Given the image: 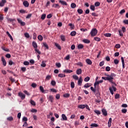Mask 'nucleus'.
<instances>
[{
    "mask_svg": "<svg viewBox=\"0 0 128 128\" xmlns=\"http://www.w3.org/2000/svg\"><path fill=\"white\" fill-rule=\"evenodd\" d=\"M105 76L107 77H102V80H108L110 82H111L113 84H115V86H116V83L113 81L114 76H116V74H114V73H111L110 75L105 74Z\"/></svg>",
    "mask_w": 128,
    "mask_h": 128,
    "instance_id": "1",
    "label": "nucleus"
},
{
    "mask_svg": "<svg viewBox=\"0 0 128 128\" xmlns=\"http://www.w3.org/2000/svg\"><path fill=\"white\" fill-rule=\"evenodd\" d=\"M90 34H91V36H96L98 34V30L96 28L92 29Z\"/></svg>",
    "mask_w": 128,
    "mask_h": 128,
    "instance_id": "2",
    "label": "nucleus"
},
{
    "mask_svg": "<svg viewBox=\"0 0 128 128\" xmlns=\"http://www.w3.org/2000/svg\"><path fill=\"white\" fill-rule=\"evenodd\" d=\"M18 96L20 98L21 100H24V98H26V94H24L22 92H19L18 94Z\"/></svg>",
    "mask_w": 128,
    "mask_h": 128,
    "instance_id": "3",
    "label": "nucleus"
},
{
    "mask_svg": "<svg viewBox=\"0 0 128 128\" xmlns=\"http://www.w3.org/2000/svg\"><path fill=\"white\" fill-rule=\"evenodd\" d=\"M23 5L24 6H25V8H28V6H30V3H28V1L24 0L23 2Z\"/></svg>",
    "mask_w": 128,
    "mask_h": 128,
    "instance_id": "4",
    "label": "nucleus"
},
{
    "mask_svg": "<svg viewBox=\"0 0 128 128\" xmlns=\"http://www.w3.org/2000/svg\"><path fill=\"white\" fill-rule=\"evenodd\" d=\"M17 20L18 22L20 24L21 26H26V22L22 21L21 20L18 18Z\"/></svg>",
    "mask_w": 128,
    "mask_h": 128,
    "instance_id": "5",
    "label": "nucleus"
},
{
    "mask_svg": "<svg viewBox=\"0 0 128 128\" xmlns=\"http://www.w3.org/2000/svg\"><path fill=\"white\" fill-rule=\"evenodd\" d=\"M62 118L60 119L61 120H68V117L64 114H62Z\"/></svg>",
    "mask_w": 128,
    "mask_h": 128,
    "instance_id": "6",
    "label": "nucleus"
},
{
    "mask_svg": "<svg viewBox=\"0 0 128 128\" xmlns=\"http://www.w3.org/2000/svg\"><path fill=\"white\" fill-rule=\"evenodd\" d=\"M82 76L78 80V86H82Z\"/></svg>",
    "mask_w": 128,
    "mask_h": 128,
    "instance_id": "7",
    "label": "nucleus"
},
{
    "mask_svg": "<svg viewBox=\"0 0 128 128\" xmlns=\"http://www.w3.org/2000/svg\"><path fill=\"white\" fill-rule=\"evenodd\" d=\"M102 112L104 116H108V112H106V109H102Z\"/></svg>",
    "mask_w": 128,
    "mask_h": 128,
    "instance_id": "8",
    "label": "nucleus"
},
{
    "mask_svg": "<svg viewBox=\"0 0 128 128\" xmlns=\"http://www.w3.org/2000/svg\"><path fill=\"white\" fill-rule=\"evenodd\" d=\"M86 62L88 64H90V66L92 64V60H90V58L86 59Z\"/></svg>",
    "mask_w": 128,
    "mask_h": 128,
    "instance_id": "9",
    "label": "nucleus"
},
{
    "mask_svg": "<svg viewBox=\"0 0 128 128\" xmlns=\"http://www.w3.org/2000/svg\"><path fill=\"white\" fill-rule=\"evenodd\" d=\"M2 61L4 66H6V59H4V56L2 58Z\"/></svg>",
    "mask_w": 128,
    "mask_h": 128,
    "instance_id": "10",
    "label": "nucleus"
},
{
    "mask_svg": "<svg viewBox=\"0 0 128 128\" xmlns=\"http://www.w3.org/2000/svg\"><path fill=\"white\" fill-rule=\"evenodd\" d=\"M76 74L78 75L82 74V68H78L76 71Z\"/></svg>",
    "mask_w": 128,
    "mask_h": 128,
    "instance_id": "11",
    "label": "nucleus"
},
{
    "mask_svg": "<svg viewBox=\"0 0 128 128\" xmlns=\"http://www.w3.org/2000/svg\"><path fill=\"white\" fill-rule=\"evenodd\" d=\"M82 42L84 44H90V40H89L88 39H84L82 40Z\"/></svg>",
    "mask_w": 128,
    "mask_h": 128,
    "instance_id": "12",
    "label": "nucleus"
},
{
    "mask_svg": "<svg viewBox=\"0 0 128 128\" xmlns=\"http://www.w3.org/2000/svg\"><path fill=\"white\" fill-rule=\"evenodd\" d=\"M46 61L43 60L42 62L41 66L42 68H46Z\"/></svg>",
    "mask_w": 128,
    "mask_h": 128,
    "instance_id": "13",
    "label": "nucleus"
},
{
    "mask_svg": "<svg viewBox=\"0 0 128 128\" xmlns=\"http://www.w3.org/2000/svg\"><path fill=\"white\" fill-rule=\"evenodd\" d=\"M112 118H110L108 121V128H110V126H112Z\"/></svg>",
    "mask_w": 128,
    "mask_h": 128,
    "instance_id": "14",
    "label": "nucleus"
},
{
    "mask_svg": "<svg viewBox=\"0 0 128 128\" xmlns=\"http://www.w3.org/2000/svg\"><path fill=\"white\" fill-rule=\"evenodd\" d=\"M59 2L62 4L64 5V6H68V3H66V2L65 1L60 0Z\"/></svg>",
    "mask_w": 128,
    "mask_h": 128,
    "instance_id": "15",
    "label": "nucleus"
},
{
    "mask_svg": "<svg viewBox=\"0 0 128 128\" xmlns=\"http://www.w3.org/2000/svg\"><path fill=\"white\" fill-rule=\"evenodd\" d=\"M6 34L10 38V40H11L12 42V40H14V38H12V35H10V34L9 32H6Z\"/></svg>",
    "mask_w": 128,
    "mask_h": 128,
    "instance_id": "16",
    "label": "nucleus"
},
{
    "mask_svg": "<svg viewBox=\"0 0 128 128\" xmlns=\"http://www.w3.org/2000/svg\"><path fill=\"white\" fill-rule=\"evenodd\" d=\"M78 108L84 110V108H86V104H80L78 106Z\"/></svg>",
    "mask_w": 128,
    "mask_h": 128,
    "instance_id": "17",
    "label": "nucleus"
},
{
    "mask_svg": "<svg viewBox=\"0 0 128 128\" xmlns=\"http://www.w3.org/2000/svg\"><path fill=\"white\" fill-rule=\"evenodd\" d=\"M32 46L34 48H38V44L36 42H32Z\"/></svg>",
    "mask_w": 128,
    "mask_h": 128,
    "instance_id": "18",
    "label": "nucleus"
},
{
    "mask_svg": "<svg viewBox=\"0 0 128 128\" xmlns=\"http://www.w3.org/2000/svg\"><path fill=\"white\" fill-rule=\"evenodd\" d=\"M122 62V68H124V57L121 58Z\"/></svg>",
    "mask_w": 128,
    "mask_h": 128,
    "instance_id": "19",
    "label": "nucleus"
},
{
    "mask_svg": "<svg viewBox=\"0 0 128 128\" xmlns=\"http://www.w3.org/2000/svg\"><path fill=\"white\" fill-rule=\"evenodd\" d=\"M64 72H66V74H70L72 72V70H64Z\"/></svg>",
    "mask_w": 128,
    "mask_h": 128,
    "instance_id": "20",
    "label": "nucleus"
},
{
    "mask_svg": "<svg viewBox=\"0 0 128 128\" xmlns=\"http://www.w3.org/2000/svg\"><path fill=\"white\" fill-rule=\"evenodd\" d=\"M91 86L92 85L90 84L87 83L84 85V88H90V86Z\"/></svg>",
    "mask_w": 128,
    "mask_h": 128,
    "instance_id": "21",
    "label": "nucleus"
},
{
    "mask_svg": "<svg viewBox=\"0 0 128 128\" xmlns=\"http://www.w3.org/2000/svg\"><path fill=\"white\" fill-rule=\"evenodd\" d=\"M70 6L72 8H76V3H72L70 4Z\"/></svg>",
    "mask_w": 128,
    "mask_h": 128,
    "instance_id": "22",
    "label": "nucleus"
},
{
    "mask_svg": "<svg viewBox=\"0 0 128 128\" xmlns=\"http://www.w3.org/2000/svg\"><path fill=\"white\" fill-rule=\"evenodd\" d=\"M60 38L62 42H66V36H64V35H61Z\"/></svg>",
    "mask_w": 128,
    "mask_h": 128,
    "instance_id": "23",
    "label": "nucleus"
},
{
    "mask_svg": "<svg viewBox=\"0 0 128 128\" xmlns=\"http://www.w3.org/2000/svg\"><path fill=\"white\" fill-rule=\"evenodd\" d=\"M43 46L44 48H46V50H48V44L46 42H43Z\"/></svg>",
    "mask_w": 128,
    "mask_h": 128,
    "instance_id": "24",
    "label": "nucleus"
},
{
    "mask_svg": "<svg viewBox=\"0 0 128 128\" xmlns=\"http://www.w3.org/2000/svg\"><path fill=\"white\" fill-rule=\"evenodd\" d=\"M90 126H92L94 128H98V125L96 123H93L90 124Z\"/></svg>",
    "mask_w": 128,
    "mask_h": 128,
    "instance_id": "25",
    "label": "nucleus"
},
{
    "mask_svg": "<svg viewBox=\"0 0 128 128\" xmlns=\"http://www.w3.org/2000/svg\"><path fill=\"white\" fill-rule=\"evenodd\" d=\"M78 50L84 48V45L82 44H79L78 46Z\"/></svg>",
    "mask_w": 128,
    "mask_h": 128,
    "instance_id": "26",
    "label": "nucleus"
},
{
    "mask_svg": "<svg viewBox=\"0 0 128 128\" xmlns=\"http://www.w3.org/2000/svg\"><path fill=\"white\" fill-rule=\"evenodd\" d=\"M76 34V31H72L70 32V36H74Z\"/></svg>",
    "mask_w": 128,
    "mask_h": 128,
    "instance_id": "27",
    "label": "nucleus"
},
{
    "mask_svg": "<svg viewBox=\"0 0 128 128\" xmlns=\"http://www.w3.org/2000/svg\"><path fill=\"white\" fill-rule=\"evenodd\" d=\"M104 36H106L107 38H110L112 36V34L110 33H106L104 34Z\"/></svg>",
    "mask_w": 128,
    "mask_h": 128,
    "instance_id": "28",
    "label": "nucleus"
},
{
    "mask_svg": "<svg viewBox=\"0 0 128 128\" xmlns=\"http://www.w3.org/2000/svg\"><path fill=\"white\" fill-rule=\"evenodd\" d=\"M58 78H66V74H58Z\"/></svg>",
    "mask_w": 128,
    "mask_h": 128,
    "instance_id": "29",
    "label": "nucleus"
},
{
    "mask_svg": "<svg viewBox=\"0 0 128 128\" xmlns=\"http://www.w3.org/2000/svg\"><path fill=\"white\" fill-rule=\"evenodd\" d=\"M77 12L78 14H82L84 12V10H82V9H80V8L77 10Z\"/></svg>",
    "mask_w": 128,
    "mask_h": 128,
    "instance_id": "30",
    "label": "nucleus"
},
{
    "mask_svg": "<svg viewBox=\"0 0 128 128\" xmlns=\"http://www.w3.org/2000/svg\"><path fill=\"white\" fill-rule=\"evenodd\" d=\"M90 9L92 10L93 12H94L96 10V7L94 5H91L90 6Z\"/></svg>",
    "mask_w": 128,
    "mask_h": 128,
    "instance_id": "31",
    "label": "nucleus"
},
{
    "mask_svg": "<svg viewBox=\"0 0 128 128\" xmlns=\"http://www.w3.org/2000/svg\"><path fill=\"white\" fill-rule=\"evenodd\" d=\"M55 46L56 48H58V50H62V47L58 44L55 43Z\"/></svg>",
    "mask_w": 128,
    "mask_h": 128,
    "instance_id": "32",
    "label": "nucleus"
},
{
    "mask_svg": "<svg viewBox=\"0 0 128 128\" xmlns=\"http://www.w3.org/2000/svg\"><path fill=\"white\" fill-rule=\"evenodd\" d=\"M50 78H52V76H50V75H48L46 76V80H50Z\"/></svg>",
    "mask_w": 128,
    "mask_h": 128,
    "instance_id": "33",
    "label": "nucleus"
},
{
    "mask_svg": "<svg viewBox=\"0 0 128 128\" xmlns=\"http://www.w3.org/2000/svg\"><path fill=\"white\" fill-rule=\"evenodd\" d=\"M72 78L74 80H78V76L76 75H73L72 76Z\"/></svg>",
    "mask_w": 128,
    "mask_h": 128,
    "instance_id": "34",
    "label": "nucleus"
},
{
    "mask_svg": "<svg viewBox=\"0 0 128 128\" xmlns=\"http://www.w3.org/2000/svg\"><path fill=\"white\" fill-rule=\"evenodd\" d=\"M94 40H96V42H100V38L98 37H94Z\"/></svg>",
    "mask_w": 128,
    "mask_h": 128,
    "instance_id": "35",
    "label": "nucleus"
},
{
    "mask_svg": "<svg viewBox=\"0 0 128 128\" xmlns=\"http://www.w3.org/2000/svg\"><path fill=\"white\" fill-rule=\"evenodd\" d=\"M38 40L42 42V40H44V38L42 37V35H39L38 36Z\"/></svg>",
    "mask_w": 128,
    "mask_h": 128,
    "instance_id": "36",
    "label": "nucleus"
},
{
    "mask_svg": "<svg viewBox=\"0 0 128 128\" xmlns=\"http://www.w3.org/2000/svg\"><path fill=\"white\" fill-rule=\"evenodd\" d=\"M94 112H95V114H98V116H99V114H101L100 111L98 110H95L94 111Z\"/></svg>",
    "mask_w": 128,
    "mask_h": 128,
    "instance_id": "37",
    "label": "nucleus"
},
{
    "mask_svg": "<svg viewBox=\"0 0 128 128\" xmlns=\"http://www.w3.org/2000/svg\"><path fill=\"white\" fill-rule=\"evenodd\" d=\"M40 92H42L43 94L44 93V87H42V86H40Z\"/></svg>",
    "mask_w": 128,
    "mask_h": 128,
    "instance_id": "38",
    "label": "nucleus"
},
{
    "mask_svg": "<svg viewBox=\"0 0 128 128\" xmlns=\"http://www.w3.org/2000/svg\"><path fill=\"white\" fill-rule=\"evenodd\" d=\"M49 100L50 102H54V96H50L49 97Z\"/></svg>",
    "mask_w": 128,
    "mask_h": 128,
    "instance_id": "39",
    "label": "nucleus"
},
{
    "mask_svg": "<svg viewBox=\"0 0 128 128\" xmlns=\"http://www.w3.org/2000/svg\"><path fill=\"white\" fill-rule=\"evenodd\" d=\"M7 120L10 122H12L14 120V118H12V116H10L7 118Z\"/></svg>",
    "mask_w": 128,
    "mask_h": 128,
    "instance_id": "40",
    "label": "nucleus"
},
{
    "mask_svg": "<svg viewBox=\"0 0 128 128\" xmlns=\"http://www.w3.org/2000/svg\"><path fill=\"white\" fill-rule=\"evenodd\" d=\"M109 90H110V92L111 93V94L112 95H113L114 94V89H112V87H110Z\"/></svg>",
    "mask_w": 128,
    "mask_h": 128,
    "instance_id": "41",
    "label": "nucleus"
},
{
    "mask_svg": "<svg viewBox=\"0 0 128 128\" xmlns=\"http://www.w3.org/2000/svg\"><path fill=\"white\" fill-rule=\"evenodd\" d=\"M25 38H30V34L28 32H26L24 34Z\"/></svg>",
    "mask_w": 128,
    "mask_h": 128,
    "instance_id": "42",
    "label": "nucleus"
},
{
    "mask_svg": "<svg viewBox=\"0 0 128 128\" xmlns=\"http://www.w3.org/2000/svg\"><path fill=\"white\" fill-rule=\"evenodd\" d=\"M119 62H120V61L118 59L114 60V63L115 64H118Z\"/></svg>",
    "mask_w": 128,
    "mask_h": 128,
    "instance_id": "43",
    "label": "nucleus"
},
{
    "mask_svg": "<svg viewBox=\"0 0 128 128\" xmlns=\"http://www.w3.org/2000/svg\"><path fill=\"white\" fill-rule=\"evenodd\" d=\"M24 66H30V62L28 61H25L24 62Z\"/></svg>",
    "mask_w": 128,
    "mask_h": 128,
    "instance_id": "44",
    "label": "nucleus"
},
{
    "mask_svg": "<svg viewBox=\"0 0 128 128\" xmlns=\"http://www.w3.org/2000/svg\"><path fill=\"white\" fill-rule=\"evenodd\" d=\"M46 14H42L41 16V18L44 20V18H46Z\"/></svg>",
    "mask_w": 128,
    "mask_h": 128,
    "instance_id": "45",
    "label": "nucleus"
},
{
    "mask_svg": "<svg viewBox=\"0 0 128 128\" xmlns=\"http://www.w3.org/2000/svg\"><path fill=\"white\" fill-rule=\"evenodd\" d=\"M56 81L52 80L51 82V84H52V86H56Z\"/></svg>",
    "mask_w": 128,
    "mask_h": 128,
    "instance_id": "46",
    "label": "nucleus"
},
{
    "mask_svg": "<svg viewBox=\"0 0 128 128\" xmlns=\"http://www.w3.org/2000/svg\"><path fill=\"white\" fill-rule=\"evenodd\" d=\"M22 120V122H26L28 121V118H26V116L23 117Z\"/></svg>",
    "mask_w": 128,
    "mask_h": 128,
    "instance_id": "47",
    "label": "nucleus"
},
{
    "mask_svg": "<svg viewBox=\"0 0 128 128\" xmlns=\"http://www.w3.org/2000/svg\"><path fill=\"white\" fill-rule=\"evenodd\" d=\"M90 80V77H89V76H87V77H86V78H84V82H88V80Z\"/></svg>",
    "mask_w": 128,
    "mask_h": 128,
    "instance_id": "48",
    "label": "nucleus"
},
{
    "mask_svg": "<svg viewBox=\"0 0 128 128\" xmlns=\"http://www.w3.org/2000/svg\"><path fill=\"white\" fill-rule=\"evenodd\" d=\"M70 86H71L72 88H74V82H71Z\"/></svg>",
    "mask_w": 128,
    "mask_h": 128,
    "instance_id": "49",
    "label": "nucleus"
},
{
    "mask_svg": "<svg viewBox=\"0 0 128 128\" xmlns=\"http://www.w3.org/2000/svg\"><path fill=\"white\" fill-rule=\"evenodd\" d=\"M95 6H100V2H96L94 4Z\"/></svg>",
    "mask_w": 128,
    "mask_h": 128,
    "instance_id": "50",
    "label": "nucleus"
},
{
    "mask_svg": "<svg viewBox=\"0 0 128 128\" xmlns=\"http://www.w3.org/2000/svg\"><path fill=\"white\" fill-rule=\"evenodd\" d=\"M6 58H12V56L10 54H6Z\"/></svg>",
    "mask_w": 128,
    "mask_h": 128,
    "instance_id": "51",
    "label": "nucleus"
},
{
    "mask_svg": "<svg viewBox=\"0 0 128 128\" xmlns=\"http://www.w3.org/2000/svg\"><path fill=\"white\" fill-rule=\"evenodd\" d=\"M90 90H92V92H96V88H94L92 86L90 87Z\"/></svg>",
    "mask_w": 128,
    "mask_h": 128,
    "instance_id": "52",
    "label": "nucleus"
},
{
    "mask_svg": "<svg viewBox=\"0 0 128 128\" xmlns=\"http://www.w3.org/2000/svg\"><path fill=\"white\" fill-rule=\"evenodd\" d=\"M106 72H110V67L107 66L106 68Z\"/></svg>",
    "mask_w": 128,
    "mask_h": 128,
    "instance_id": "53",
    "label": "nucleus"
},
{
    "mask_svg": "<svg viewBox=\"0 0 128 128\" xmlns=\"http://www.w3.org/2000/svg\"><path fill=\"white\" fill-rule=\"evenodd\" d=\"M127 112H128V110L126 109H122V114H126Z\"/></svg>",
    "mask_w": 128,
    "mask_h": 128,
    "instance_id": "54",
    "label": "nucleus"
},
{
    "mask_svg": "<svg viewBox=\"0 0 128 128\" xmlns=\"http://www.w3.org/2000/svg\"><path fill=\"white\" fill-rule=\"evenodd\" d=\"M77 64V66H84V64H82V63L81 62H78L77 64Z\"/></svg>",
    "mask_w": 128,
    "mask_h": 128,
    "instance_id": "55",
    "label": "nucleus"
},
{
    "mask_svg": "<svg viewBox=\"0 0 128 128\" xmlns=\"http://www.w3.org/2000/svg\"><path fill=\"white\" fill-rule=\"evenodd\" d=\"M60 94H56V100H60Z\"/></svg>",
    "mask_w": 128,
    "mask_h": 128,
    "instance_id": "56",
    "label": "nucleus"
},
{
    "mask_svg": "<svg viewBox=\"0 0 128 128\" xmlns=\"http://www.w3.org/2000/svg\"><path fill=\"white\" fill-rule=\"evenodd\" d=\"M116 48H120V44H116L115 45Z\"/></svg>",
    "mask_w": 128,
    "mask_h": 128,
    "instance_id": "57",
    "label": "nucleus"
},
{
    "mask_svg": "<svg viewBox=\"0 0 128 128\" xmlns=\"http://www.w3.org/2000/svg\"><path fill=\"white\" fill-rule=\"evenodd\" d=\"M52 17V14H50L47 15V16H46L47 18H50Z\"/></svg>",
    "mask_w": 128,
    "mask_h": 128,
    "instance_id": "58",
    "label": "nucleus"
},
{
    "mask_svg": "<svg viewBox=\"0 0 128 128\" xmlns=\"http://www.w3.org/2000/svg\"><path fill=\"white\" fill-rule=\"evenodd\" d=\"M124 12H126V10H124V9H123L120 11V14H124Z\"/></svg>",
    "mask_w": 128,
    "mask_h": 128,
    "instance_id": "59",
    "label": "nucleus"
},
{
    "mask_svg": "<svg viewBox=\"0 0 128 128\" xmlns=\"http://www.w3.org/2000/svg\"><path fill=\"white\" fill-rule=\"evenodd\" d=\"M70 94H65L64 95V98H70Z\"/></svg>",
    "mask_w": 128,
    "mask_h": 128,
    "instance_id": "60",
    "label": "nucleus"
},
{
    "mask_svg": "<svg viewBox=\"0 0 128 128\" xmlns=\"http://www.w3.org/2000/svg\"><path fill=\"white\" fill-rule=\"evenodd\" d=\"M115 98L118 100V98H120V94H116L115 96Z\"/></svg>",
    "mask_w": 128,
    "mask_h": 128,
    "instance_id": "61",
    "label": "nucleus"
},
{
    "mask_svg": "<svg viewBox=\"0 0 128 128\" xmlns=\"http://www.w3.org/2000/svg\"><path fill=\"white\" fill-rule=\"evenodd\" d=\"M30 104H32V106H36V102L32 100H30Z\"/></svg>",
    "mask_w": 128,
    "mask_h": 128,
    "instance_id": "62",
    "label": "nucleus"
},
{
    "mask_svg": "<svg viewBox=\"0 0 128 128\" xmlns=\"http://www.w3.org/2000/svg\"><path fill=\"white\" fill-rule=\"evenodd\" d=\"M30 64H34V60H30Z\"/></svg>",
    "mask_w": 128,
    "mask_h": 128,
    "instance_id": "63",
    "label": "nucleus"
},
{
    "mask_svg": "<svg viewBox=\"0 0 128 128\" xmlns=\"http://www.w3.org/2000/svg\"><path fill=\"white\" fill-rule=\"evenodd\" d=\"M123 22L124 24H128V20H124Z\"/></svg>",
    "mask_w": 128,
    "mask_h": 128,
    "instance_id": "64",
    "label": "nucleus"
}]
</instances>
